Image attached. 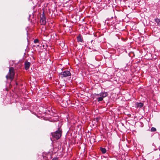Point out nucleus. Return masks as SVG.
I'll return each instance as SVG.
<instances>
[{
	"mask_svg": "<svg viewBox=\"0 0 160 160\" xmlns=\"http://www.w3.org/2000/svg\"><path fill=\"white\" fill-rule=\"evenodd\" d=\"M62 133V130L59 128L55 132L52 133V135L54 138H55L56 139L58 140L61 137Z\"/></svg>",
	"mask_w": 160,
	"mask_h": 160,
	"instance_id": "obj_2",
	"label": "nucleus"
},
{
	"mask_svg": "<svg viewBox=\"0 0 160 160\" xmlns=\"http://www.w3.org/2000/svg\"><path fill=\"white\" fill-rule=\"evenodd\" d=\"M155 21L157 23L158 25L160 26V19L156 18L155 19Z\"/></svg>",
	"mask_w": 160,
	"mask_h": 160,
	"instance_id": "obj_7",
	"label": "nucleus"
},
{
	"mask_svg": "<svg viewBox=\"0 0 160 160\" xmlns=\"http://www.w3.org/2000/svg\"><path fill=\"white\" fill-rule=\"evenodd\" d=\"M52 160H58V158H53Z\"/></svg>",
	"mask_w": 160,
	"mask_h": 160,
	"instance_id": "obj_13",
	"label": "nucleus"
},
{
	"mask_svg": "<svg viewBox=\"0 0 160 160\" xmlns=\"http://www.w3.org/2000/svg\"><path fill=\"white\" fill-rule=\"evenodd\" d=\"M137 107L139 108H141L142 107L143 105V103L140 102L138 103L137 104Z\"/></svg>",
	"mask_w": 160,
	"mask_h": 160,
	"instance_id": "obj_9",
	"label": "nucleus"
},
{
	"mask_svg": "<svg viewBox=\"0 0 160 160\" xmlns=\"http://www.w3.org/2000/svg\"><path fill=\"white\" fill-rule=\"evenodd\" d=\"M30 65V63L29 62H27L25 63V67L26 70L28 69Z\"/></svg>",
	"mask_w": 160,
	"mask_h": 160,
	"instance_id": "obj_6",
	"label": "nucleus"
},
{
	"mask_svg": "<svg viewBox=\"0 0 160 160\" xmlns=\"http://www.w3.org/2000/svg\"><path fill=\"white\" fill-rule=\"evenodd\" d=\"M151 131L152 132H155L156 131V129L154 127H152L151 128Z\"/></svg>",
	"mask_w": 160,
	"mask_h": 160,
	"instance_id": "obj_11",
	"label": "nucleus"
},
{
	"mask_svg": "<svg viewBox=\"0 0 160 160\" xmlns=\"http://www.w3.org/2000/svg\"><path fill=\"white\" fill-rule=\"evenodd\" d=\"M40 23L42 25H44L46 23V18L44 15H42L41 18Z\"/></svg>",
	"mask_w": 160,
	"mask_h": 160,
	"instance_id": "obj_5",
	"label": "nucleus"
},
{
	"mask_svg": "<svg viewBox=\"0 0 160 160\" xmlns=\"http://www.w3.org/2000/svg\"><path fill=\"white\" fill-rule=\"evenodd\" d=\"M100 150L102 152L103 154L105 153L106 152V150L104 148H101Z\"/></svg>",
	"mask_w": 160,
	"mask_h": 160,
	"instance_id": "obj_8",
	"label": "nucleus"
},
{
	"mask_svg": "<svg viewBox=\"0 0 160 160\" xmlns=\"http://www.w3.org/2000/svg\"><path fill=\"white\" fill-rule=\"evenodd\" d=\"M77 40L79 42H82V39L80 36H78L77 37Z\"/></svg>",
	"mask_w": 160,
	"mask_h": 160,
	"instance_id": "obj_10",
	"label": "nucleus"
},
{
	"mask_svg": "<svg viewBox=\"0 0 160 160\" xmlns=\"http://www.w3.org/2000/svg\"><path fill=\"white\" fill-rule=\"evenodd\" d=\"M39 42L38 40V39H35L34 40V42L35 43H37Z\"/></svg>",
	"mask_w": 160,
	"mask_h": 160,
	"instance_id": "obj_12",
	"label": "nucleus"
},
{
	"mask_svg": "<svg viewBox=\"0 0 160 160\" xmlns=\"http://www.w3.org/2000/svg\"><path fill=\"white\" fill-rule=\"evenodd\" d=\"M60 75L61 77L63 78L71 76V73L69 71L67 70L61 72Z\"/></svg>",
	"mask_w": 160,
	"mask_h": 160,
	"instance_id": "obj_4",
	"label": "nucleus"
},
{
	"mask_svg": "<svg viewBox=\"0 0 160 160\" xmlns=\"http://www.w3.org/2000/svg\"><path fill=\"white\" fill-rule=\"evenodd\" d=\"M108 95V94L106 92H102L99 94H97L96 96L98 97V102H100L103 100V98L107 97Z\"/></svg>",
	"mask_w": 160,
	"mask_h": 160,
	"instance_id": "obj_3",
	"label": "nucleus"
},
{
	"mask_svg": "<svg viewBox=\"0 0 160 160\" xmlns=\"http://www.w3.org/2000/svg\"><path fill=\"white\" fill-rule=\"evenodd\" d=\"M14 68L13 67H11L9 68L8 74L6 76V78L7 79L9 78L12 80L14 78Z\"/></svg>",
	"mask_w": 160,
	"mask_h": 160,
	"instance_id": "obj_1",
	"label": "nucleus"
}]
</instances>
